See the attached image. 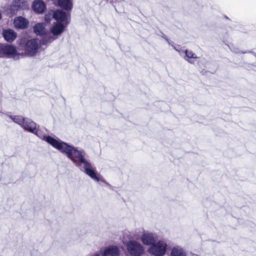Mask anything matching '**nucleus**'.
<instances>
[{
  "mask_svg": "<svg viewBox=\"0 0 256 256\" xmlns=\"http://www.w3.org/2000/svg\"><path fill=\"white\" fill-rule=\"evenodd\" d=\"M56 149L62 153L65 154L76 165L83 164L84 172L91 178L96 182L101 180L97 176L95 168L87 160V154L84 150L70 145L62 141H60Z\"/></svg>",
  "mask_w": 256,
  "mask_h": 256,
  "instance_id": "1",
  "label": "nucleus"
},
{
  "mask_svg": "<svg viewBox=\"0 0 256 256\" xmlns=\"http://www.w3.org/2000/svg\"><path fill=\"white\" fill-rule=\"evenodd\" d=\"M20 46L24 48V53L26 55L34 56L37 54L40 47V42L37 38L22 40L20 44Z\"/></svg>",
  "mask_w": 256,
  "mask_h": 256,
  "instance_id": "2",
  "label": "nucleus"
},
{
  "mask_svg": "<svg viewBox=\"0 0 256 256\" xmlns=\"http://www.w3.org/2000/svg\"><path fill=\"white\" fill-rule=\"evenodd\" d=\"M46 130L44 128L37 127L34 130L32 134H35L40 138L46 142L54 148L56 149L60 143V140H57L50 136H46Z\"/></svg>",
  "mask_w": 256,
  "mask_h": 256,
  "instance_id": "3",
  "label": "nucleus"
},
{
  "mask_svg": "<svg viewBox=\"0 0 256 256\" xmlns=\"http://www.w3.org/2000/svg\"><path fill=\"white\" fill-rule=\"evenodd\" d=\"M168 244L164 240L154 242L148 248V252L154 256H164L166 252Z\"/></svg>",
  "mask_w": 256,
  "mask_h": 256,
  "instance_id": "4",
  "label": "nucleus"
},
{
  "mask_svg": "<svg viewBox=\"0 0 256 256\" xmlns=\"http://www.w3.org/2000/svg\"><path fill=\"white\" fill-rule=\"evenodd\" d=\"M34 32L37 35H40L46 42H50L56 40V38L52 36L50 32L45 28L44 23H38L34 28Z\"/></svg>",
  "mask_w": 256,
  "mask_h": 256,
  "instance_id": "5",
  "label": "nucleus"
},
{
  "mask_svg": "<svg viewBox=\"0 0 256 256\" xmlns=\"http://www.w3.org/2000/svg\"><path fill=\"white\" fill-rule=\"evenodd\" d=\"M128 253L132 256H140L144 252L142 246L138 242L130 240L126 244Z\"/></svg>",
  "mask_w": 256,
  "mask_h": 256,
  "instance_id": "6",
  "label": "nucleus"
},
{
  "mask_svg": "<svg viewBox=\"0 0 256 256\" xmlns=\"http://www.w3.org/2000/svg\"><path fill=\"white\" fill-rule=\"evenodd\" d=\"M66 26L63 23L54 22L50 29V33L52 34V36L55 37L56 39L58 36L62 33Z\"/></svg>",
  "mask_w": 256,
  "mask_h": 256,
  "instance_id": "7",
  "label": "nucleus"
},
{
  "mask_svg": "<svg viewBox=\"0 0 256 256\" xmlns=\"http://www.w3.org/2000/svg\"><path fill=\"white\" fill-rule=\"evenodd\" d=\"M1 52L2 54H4L8 58L14 57L16 54V48L10 44L2 46Z\"/></svg>",
  "mask_w": 256,
  "mask_h": 256,
  "instance_id": "8",
  "label": "nucleus"
},
{
  "mask_svg": "<svg viewBox=\"0 0 256 256\" xmlns=\"http://www.w3.org/2000/svg\"><path fill=\"white\" fill-rule=\"evenodd\" d=\"M156 240V235L150 232L144 233L141 238L142 243L145 245H152Z\"/></svg>",
  "mask_w": 256,
  "mask_h": 256,
  "instance_id": "9",
  "label": "nucleus"
},
{
  "mask_svg": "<svg viewBox=\"0 0 256 256\" xmlns=\"http://www.w3.org/2000/svg\"><path fill=\"white\" fill-rule=\"evenodd\" d=\"M36 124L34 122L28 118H24L21 127L24 130L32 133L36 128Z\"/></svg>",
  "mask_w": 256,
  "mask_h": 256,
  "instance_id": "10",
  "label": "nucleus"
},
{
  "mask_svg": "<svg viewBox=\"0 0 256 256\" xmlns=\"http://www.w3.org/2000/svg\"><path fill=\"white\" fill-rule=\"evenodd\" d=\"M33 10L38 14L43 13L46 9L44 2L42 0H36L34 2L32 6Z\"/></svg>",
  "mask_w": 256,
  "mask_h": 256,
  "instance_id": "11",
  "label": "nucleus"
},
{
  "mask_svg": "<svg viewBox=\"0 0 256 256\" xmlns=\"http://www.w3.org/2000/svg\"><path fill=\"white\" fill-rule=\"evenodd\" d=\"M28 24V20L22 16H18L15 18L14 22V26L16 28L20 29L26 28L27 27Z\"/></svg>",
  "mask_w": 256,
  "mask_h": 256,
  "instance_id": "12",
  "label": "nucleus"
},
{
  "mask_svg": "<svg viewBox=\"0 0 256 256\" xmlns=\"http://www.w3.org/2000/svg\"><path fill=\"white\" fill-rule=\"evenodd\" d=\"M120 250L116 246H110L106 248L102 254V256H118Z\"/></svg>",
  "mask_w": 256,
  "mask_h": 256,
  "instance_id": "13",
  "label": "nucleus"
},
{
  "mask_svg": "<svg viewBox=\"0 0 256 256\" xmlns=\"http://www.w3.org/2000/svg\"><path fill=\"white\" fill-rule=\"evenodd\" d=\"M53 18L56 20V22L64 24L66 20V14L65 12L62 10L55 11L52 15Z\"/></svg>",
  "mask_w": 256,
  "mask_h": 256,
  "instance_id": "14",
  "label": "nucleus"
},
{
  "mask_svg": "<svg viewBox=\"0 0 256 256\" xmlns=\"http://www.w3.org/2000/svg\"><path fill=\"white\" fill-rule=\"evenodd\" d=\"M2 35L4 39L8 42H12L16 38V34L12 30H4Z\"/></svg>",
  "mask_w": 256,
  "mask_h": 256,
  "instance_id": "15",
  "label": "nucleus"
},
{
  "mask_svg": "<svg viewBox=\"0 0 256 256\" xmlns=\"http://www.w3.org/2000/svg\"><path fill=\"white\" fill-rule=\"evenodd\" d=\"M184 52L185 53V56L184 57V58L189 63L194 64V61L193 60L198 58L196 54L191 50H186Z\"/></svg>",
  "mask_w": 256,
  "mask_h": 256,
  "instance_id": "16",
  "label": "nucleus"
},
{
  "mask_svg": "<svg viewBox=\"0 0 256 256\" xmlns=\"http://www.w3.org/2000/svg\"><path fill=\"white\" fill-rule=\"evenodd\" d=\"M59 6L66 10H71L72 8V0H58Z\"/></svg>",
  "mask_w": 256,
  "mask_h": 256,
  "instance_id": "17",
  "label": "nucleus"
},
{
  "mask_svg": "<svg viewBox=\"0 0 256 256\" xmlns=\"http://www.w3.org/2000/svg\"><path fill=\"white\" fill-rule=\"evenodd\" d=\"M171 256H186L185 252L183 250L178 246L172 248L170 253Z\"/></svg>",
  "mask_w": 256,
  "mask_h": 256,
  "instance_id": "18",
  "label": "nucleus"
},
{
  "mask_svg": "<svg viewBox=\"0 0 256 256\" xmlns=\"http://www.w3.org/2000/svg\"><path fill=\"white\" fill-rule=\"evenodd\" d=\"M7 117L10 118L14 122L20 125V126L24 118L22 116L7 115Z\"/></svg>",
  "mask_w": 256,
  "mask_h": 256,
  "instance_id": "19",
  "label": "nucleus"
},
{
  "mask_svg": "<svg viewBox=\"0 0 256 256\" xmlns=\"http://www.w3.org/2000/svg\"><path fill=\"white\" fill-rule=\"evenodd\" d=\"M231 50L236 54H238V53H240V52L242 53V54L252 53L256 57V52H252V51L240 52L238 49L235 48H234L233 50Z\"/></svg>",
  "mask_w": 256,
  "mask_h": 256,
  "instance_id": "20",
  "label": "nucleus"
},
{
  "mask_svg": "<svg viewBox=\"0 0 256 256\" xmlns=\"http://www.w3.org/2000/svg\"><path fill=\"white\" fill-rule=\"evenodd\" d=\"M174 50H176V51L178 52H180V55H182V52L179 51V50H178L177 48H176L175 47H174Z\"/></svg>",
  "mask_w": 256,
  "mask_h": 256,
  "instance_id": "21",
  "label": "nucleus"
},
{
  "mask_svg": "<svg viewBox=\"0 0 256 256\" xmlns=\"http://www.w3.org/2000/svg\"><path fill=\"white\" fill-rule=\"evenodd\" d=\"M94 256H100V254H98V253H96V254L94 255Z\"/></svg>",
  "mask_w": 256,
  "mask_h": 256,
  "instance_id": "22",
  "label": "nucleus"
},
{
  "mask_svg": "<svg viewBox=\"0 0 256 256\" xmlns=\"http://www.w3.org/2000/svg\"><path fill=\"white\" fill-rule=\"evenodd\" d=\"M1 46H2L0 45V56H1L2 52H1Z\"/></svg>",
  "mask_w": 256,
  "mask_h": 256,
  "instance_id": "23",
  "label": "nucleus"
},
{
  "mask_svg": "<svg viewBox=\"0 0 256 256\" xmlns=\"http://www.w3.org/2000/svg\"><path fill=\"white\" fill-rule=\"evenodd\" d=\"M166 41L168 42V43L170 44V42H169L167 38H166Z\"/></svg>",
  "mask_w": 256,
  "mask_h": 256,
  "instance_id": "24",
  "label": "nucleus"
},
{
  "mask_svg": "<svg viewBox=\"0 0 256 256\" xmlns=\"http://www.w3.org/2000/svg\"><path fill=\"white\" fill-rule=\"evenodd\" d=\"M46 21H48V19L47 18L46 16Z\"/></svg>",
  "mask_w": 256,
  "mask_h": 256,
  "instance_id": "25",
  "label": "nucleus"
},
{
  "mask_svg": "<svg viewBox=\"0 0 256 256\" xmlns=\"http://www.w3.org/2000/svg\"><path fill=\"white\" fill-rule=\"evenodd\" d=\"M0 114H2L1 112H0Z\"/></svg>",
  "mask_w": 256,
  "mask_h": 256,
  "instance_id": "26",
  "label": "nucleus"
}]
</instances>
